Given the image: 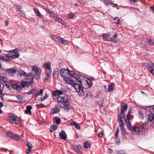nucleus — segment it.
Instances as JSON below:
<instances>
[{
  "instance_id": "f3484780",
  "label": "nucleus",
  "mask_w": 154,
  "mask_h": 154,
  "mask_svg": "<svg viewBox=\"0 0 154 154\" xmlns=\"http://www.w3.org/2000/svg\"><path fill=\"white\" fill-rule=\"evenodd\" d=\"M91 146V143L89 141L87 140L84 142L83 144V146L84 148L87 149Z\"/></svg>"
},
{
  "instance_id": "423d86ee",
  "label": "nucleus",
  "mask_w": 154,
  "mask_h": 154,
  "mask_svg": "<svg viewBox=\"0 0 154 154\" xmlns=\"http://www.w3.org/2000/svg\"><path fill=\"white\" fill-rule=\"evenodd\" d=\"M15 50L10 51L9 53L6 55L7 57L13 59H15L19 57L20 56L19 52L17 51L15 52Z\"/></svg>"
},
{
  "instance_id": "052dcab7",
  "label": "nucleus",
  "mask_w": 154,
  "mask_h": 154,
  "mask_svg": "<svg viewBox=\"0 0 154 154\" xmlns=\"http://www.w3.org/2000/svg\"><path fill=\"white\" fill-rule=\"evenodd\" d=\"M92 96V95L90 92H88L86 94V97H91Z\"/></svg>"
},
{
  "instance_id": "bb28decb",
  "label": "nucleus",
  "mask_w": 154,
  "mask_h": 154,
  "mask_svg": "<svg viewBox=\"0 0 154 154\" xmlns=\"http://www.w3.org/2000/svg\"><path fill=\"white\" fill-rule=\"evenodd\" d=\"M7 82V79L4 76H0V83H5Z\"/></svg>"
},
{
  "instance_id": "ea45409f",
  "label": "nucleus",
  "mask_w": 154,
  "mask_h": 154,
  "mask_svg": "<svg viewBox=\"0 0 154 154\" xmlns=\"http://www.w3.org/2000/svg\"><path fill=\"white\" fill-rule=\"evenodd\" d=\"M137 128L136 127L134 126H133L132 127H131V130H132V133L135 132H136V130H137Z\"/></svg>"
},
{
  "instance_id": "9b49d317",
  "label": "nucleus",
  "mask_w": 154,
  "mask_h": 154,
  "mask_svg": "<svg viewBox=\"0 0 154 154\" xmlns=\"http://www.w3.org/2000/svg\"><path fill=\"white\" fill-rule=\"evenodd\" d=\"M67 102V104L66 103H60L59 107L61 108H64V109L66 110H68L69 109V103L68 100L66 99L65 101H64V102Z\"/></svg>"
},
{
  "instance_id": "864d4df0",
  "label": "nucleus",
  "mask_w": 154,
  "mask_h": 154,
  "mask_svg": "<svg viewBox=\"0 0 154 154\" xmlns=\"http://www.w3.org/2000/svg\"><path fill=\"white\" fill-rule=\"evenodd\" d=\"M141 130L140 129V128L137 127V130H136V132L137 133V135H140V132Z\"/></svg>"
},
{
  "instance_id": "338daca9",
  "label": "nucleus",
  "mask_w": 154,
  "mask_h": 154,
  "mask_svg": "<svg viewBox=\"0 0 154 154\" xmlns=\"http://www.w3.org/2000/svg\"><path fill=\"white\" fill-rule=\"evenodd\" d=\"M5 85L7 87H9L10 86V84L9 82L7 81V82H6L5 83H4Z\"/></svg>"
},
{
  "instance_id": "6e6d98bb",
  "label": "nucleus",
  "mask_w": 154,
  "mask_h": 154,
  "mask_svg": "<svg viewBox=\"0 0 154 154\" xmlns=\"http://www.w3.org/2000/svg\"><path fill=\"white\" fill-rule=\"evenodd\" d=\"M46 99V98L45 97H40L38 98V100L39 101H42Z\"/></svg>"
},
{
  "instance_id": "4468645a",
  "label": "nucleus",
  "mask_w": 154,
  "mask_h": 154,
  "mask_svg": "<svg viewBox=\"0 0 154 154\" xmlns=\"http://www.w3.org/2000/svg\"><path fill=\"white\" fill-rule=\"evenodd\" d=\"M9 136L12 139L16 140H18L20 139V136L16 134L11 132L8 134Z\"/></svg>"
},
{
  "instance_id": "7ed1b4c3",
  "label": "nucleus",
  "mask_w": 154,
  "mask_h": 154,
  "mask_svg": "<svg viewBox=\"0 0 154 154\" xmlns=\"http://www.w3.org/2000/svg\"><path fill=\"white\" fill-rule=\"evenodd\" d=\"M121 109L119 115L117 117V120H124L125 119V111L128 108V105L125 103H123L121 105Z\"/></svg>"
},
{
  "instance_id": "a19ab883",
  "label": "nucleus",
  "mask_w": 154,
  "mask_h": 154,
  "mask_svg": "<svg viewBox=\"0 0 154 154\" xmlns=\"http://www.w3.org/2000/svg\"><path fill=\"white\" fill-rule=\"evenodd\" d=\"M57 21L63 25L65 26L66 24V23L64 21L60 18H59Z\"/></svg>"
},
{
  "instance_id": "79ce46f5",
  "label": "nucleus",
  "mask_w": 154,
  "mask_h": 154,
  "mask_svg": "<svg viewBox=\"0 0 154 154\" xmlns=\"http://www.w3.org/2000/svg\"><path fill=\"white\" fill-rule=\"evenodd\" d=\"M148 42L151 45H154V40H153L151 39H148Z\"/></svg>"
},
{
  "instance_id": "39448f33",
  "label": "nucleus",
  "mask_w": 154,
  "mask_h": 154,
  "mask_svg": "<svg viewBox=\"0 0 154 154\" xmlns=\"http://www.w3.org/2000/svg\"><path fill=\"white\" fill-rule=\"evenodd\" d=\"M51 37L53 40L63 45L67 44L68 43L67 40L63 39L60 37L56 35H52Z\"/></svg>"
},
{
  "instance_id": "09e8293b",
  "label": "nucleus",
  "mask_w": 154,
  "mask_h": 154,
  "mask_svg": "<svg viewBox=\"0 0 154 154\" xmlns=\"http://www.w3.org/2000/svg\"><path fill=\"white\" fill-rule=\"evenodd\" d=\"M74 16V14H73L70 13L67 16V18L69 19H71Z\"/></svg>"
},
{
  "instance_id": "0e129e2a",
  "label": "nucleus",
  "mask_w": 154,
  "mask_h": 154,
  "mask_svg": "<svg viewBox=\"0 0 154 154\" xmlns=\"http://www.w3.org/2000/svg\"><path fill=\"white\" fill-rule=\"evenodd\" d=\"M51 128H52L54 130H55L57 129V126L53 125L51 126Z\"/></svg>"
},
{
  "instance_id": "aec40b11",
  "label": "nucleus",
  "mask_w": 154,
  "mask_h": 154,
  "mask_svg": "<svg viewBox=\"0 0 154 154\" xmlns=\"http://www.w3.org/2000/svg\"><path fill=\"white\" fill-rule=\"evenodd\" d=\"M66 99L65 98V97H61V96H59L57 98V103H59V105L60 104V103H65V102H64V101H65V100H66Z\"/></svg>"
},
{
  "instance_id": "f03ea898",
  "label": "nucleus",
  "mask_w": 154,
  "mask_h": 154,
  "mask_svg": "<svg viewBox=\"0 0 154 154\" xmlns=\"http://www.w3.org/2000/svg\"><path fill=\"white\" fill-rule=\"evenodd\" d=\"M30 82H24L23 81H21V83L20 85L17 84H14L13 85V88L16 90H17L19 92H21L22 91V88H24L25 86H28L30 84Z\"/></svg>"
},
{
  "instance_id": "6e6552de",
  "label": "nucleus",
  "mask_w": 154,
  "mask_h": 154,
  "mask_svg": "<svg viewBox=\"0 0 154 154\" xmlns=\"http://www.w3.org/2000/svg\"><path fill=\"white\" fill-rule=\"evenodd\" d=\"M131 109H130L128 111V113L127 115V119H124V120H125V121L126 123V125L128 129L129 130H131V124L130 121H129V116H131V115L130 114V113L131 112Z\"/></svg>"
},
{
  "instance_id": "a18cd8bd",
  "label": "nucleus",
  "mask_w": 154,
  "mask_h": 154,
  "mask_svg": "<svg viewBox=\"0 0 154 154\" xmlns=\"http://www.w3.org/2000/svg\"><path fill=\"white\" fill-rule=\"evenodd\" d=\"M55 118L56 123L58 125L60 123L61 121L60 119L59 118Z\"/></svg>"
},
{
  "instance_id": "bf43d9fd",
  "label": "nucleus",
  "mask_w": 154,
  "mask_h": 154,
  "mask_svg": "<svg viewBox=\"0 0 154 154\" xmlns=\"http://www.w3.org/2000/svg\"><path fill=\"white\" fill-rule=\"evenodd\" d=\"M75 128L78 130H80L81 129L80 126L78 124H77L75 125Z\"/></svg>"
},
{
  "instance_id": "7c9ffc66",
  "label": "nucleus",
  "mask_w": 154,
  "mask_h": 154,
  "mask_svg": "<svg viewBox=\"0 0 154 154\" xmlns=\"http://www.w3.org/2000/svg\"><path fill=\"white\" fill-rule=\"evenodd\" d=\"M25 76L27 80H31L32 81L33 79V77L31 73H29L28 74H27Z\"/></svg>"
},
{
  "instance_id": "1a4fd4ad",
  "label": "nucleus",
  "mask_w": 154,
  "mask_h": 154,
  "mask_svg": "<svg viewBox=\"0 0 154 154\" xmlns=\"http://www.w3.org/2000/svg\"><path fill=\"white\" fill-rule=\"evenodd\" d=\"M11 119V122L13 124L18 125L20 122V119L15 115H11L9 116Z\"/></svg>"
},
{
  "instance_id": "f704fd0d",
  "label": "nucleus",
  "mask_w": 154,
  "mask_h": 154,
  "mask_svg": "<svg viewBox=\"0 0 154 154\" xmlns=\"http://www.w3.org/2000/svg\"><path fill=\"white\" fill-rule=\"evenodd\" d=\"M75 73L74 71L69 70V76H71L73 77V76H75Z\"/></svg>"
},
{
  "instance_id": "69168bd1",
  "label": "nucleus",
  "mask_w": 154,
  "mask_h": 154,
  "mask_svg": "<svg viewBox=\"0 0 154 154\" xmlns=\"http://www.w3.org/2000/svg\"><path fill=\"white\" fill-rule=\"evenodd\" d=\"M76 124V123L74 121L71 122H70V124L71 125H75Z\"/></svg>"
},
{
  "instance_id": "13d9d810",
  "label": "nucleus",
  "mask_w": 154,
  "mask_h": 154,
  "mask_svg": "<svg viewBox=\"0 0 154 154\" xmlns=\"http://www.w3.org/2000/svg\"><path fill=\"white\" fill-rule=\"evenodd\" d=\"M116 154H125V152L123 150H120L118 151Z\"/></svg>"
},
{
  "instance_id": "2f4dec72",
  "label": "nucleus",
  "mask_w": 154,
  "mask_h": 154,
  "mask_svg": "<svg viewBox=\"0 0 154 154\" xmlns=\"http://www.w3.org/2000/svg\"><path fill=\"white\" fill-rule=\"evenodd\" d=\"M100 37H103V39L105 41H109V38L105 35V33H103L102 34V35L99 36Z\"/></svg>"
},
{
  "instance_id": "774afa93",
  "label": "nucleus",
  "mask_w": 154,
  "mask_h": 154,
  "mask_svg": "<svg viewBox=\"0 0 154 154\" xmlns=\"http://www.w3.org/2000/svg\"><path fill=\"white\" fill-rule=\"evenodd\" d=\"M43 92V89H41L38 92L39 93V94L40 95L42 96V95Z\"/></svg>"
},
{
  "instance_id": "a878e982",
  "label": "nucleus",
  "mask_w": 154,
  "mask_h": 154,
  "mask_svg": "<svg viewBox=\"0 0 154 154\" xmlns=\"http://www.w3.org/2000/svg\"><path fill=\"white\" fill-rule=\"evenodd\" d=\"M43 66L45 68V69H51V63L49 61H48L44 64L43 65Z\"/></svg>"
},
{
  "instance_id": "8fccbe9b",
  "label": "nucleus",
  "mask_w": 154,
  "mask_h": 154,
  "mask_svg": "<svg viewBox=\"0 0 154 154\" xmlns=\"http://www.w3.org/2000/svg\"><path fill=\"white\" fill-rule=\"evenodd\" d=\"M53 16L54 18V19L56 20V21H57L59 19V17H58L54 13V15H52Z\"/></svg>"
},
{
  "instance_id": "49530a36",
  "label": "nucleus",
  "mask_w": 154,
  "mask_h": 154,
  "mask_svg": "<svg viewBox=\"0 0 154 154\" xmlns=\"http://www.w3.org/2000/svg\"><path fill=\"white\" fill-rule=\"evenodd\" d=\"M109 41L112 42L114 43H117L118 42L117 40H115V39L113 38H109Z\"/></svg>"
},
{
  "instance_id": "5701e85b",
  "label": "nucleus",
  "mask_w": 154,
  "mask_h": 154,
  "mask_svg": "<svg viewBox=\"0 0 154 154\" xmlns=\"http://www.w3.org/2000/svg\"><path fill=\"white\" fill-rule=\"evenodd\" d=\"M32 107L30 105H28L26 106V109L25 111V113L28 114H31V110L32 109Z\"/></svg>"
},
{
  "instance_id": "58836bf2",
  "label": "nucleus",
  "mask_w": 154,
  "mask_h": 154,
  "mask_svg": "<svg viewBox=\"0 0 154 154\" xmlns=\"http://www.w3.org/2000/svg\"><path fill=\"white\" fill-rule=\"evenodd\" d=\"M104 3L108 5H112V4H113V2H112L110 0H104Z\"/></svg>"
},
{
  "instance_id": "20e7f679",
  "label": "nucleus",
  "mask_w": 154,
  "mask_h": 154,
  "mask_svg": "<svg viewBox=\"0 0 154 154\" xmlns=\"http://www.w3.org/2000/svg\"><path fill=\"white\" fill-rule=\"evenodd\" d=\"M63 79L64 81H65L67 84L71 85L74 88L78 94V88H80V86L79 85L77 84H75V82L73 80L71 79L68 77H64Z\"/></svg>"
},
{
  "instance_id": "e2e57ef3",
  "label": "nucleus",
  "mask_w": 154,
  "mask_h": 154,
  "mask_svg": "<svg viewBox=\"0 0 154 154\" xmlns=\"http://www.w3.org/2000/svg\"><path fill=\"white\" fill-rule=\"evenodd\" d=\"M39 93L38 92L36 94H33V97H35V98L37 97L38 95H40Z\"/></svg>"
},
{
  "instance_id": "6ab92c4d",
  "label": "nucleus",
  "mask_w": 154,
  "mask_h": 154,
  "mask_svg": "<svg viewBox=\"0 0 154 154\" xmlns=\"http://www.w3.org/2000/svg\"><path fill=\"white\" fill-rule=\"evenodd\" d=\"M60 71L58 69L55 68L54 70L53 77L55 78H57L59 75Z\"/></svg>"
},
{
  "instance_id": "dca6fc26",
  "label": "nucleus",
  "mask_w": 154,
  "mask_h": 154,
  "mask_svg": "<svg viewBox=\"0 0 154 154\" xmlns=\"http://www.w3.org/2000/svg\"><path fill=\"white\" fill-rule=\"evenodd\" d=\"M6 71L9 74H15L17 71V69L15 67L7 69Z\"/></svg>"
},
{
  "instance_id": "a211bd4d",
  "label": "nucleus",
  "mask_w": 154,
  "mask_h": 154,
  "mask_svg": "<svg viewBox=\"0 0 154 154\" xmlns=\"http://www.w3.org/2000/svg\"><path fill=\"white\" fill-rule=\"evenodd\" d=\"M73 147L77 152L78 153L81 152L82 146L81 145H75L73 146Z\"/></svg>"
},
{
  "instance_id": "c03bdc74",
  "label": "nucleus",
  "mask_w": 154,
  "mask_h": 154,
  "mask_svg": "<svg viewBox=\"0 0 154 154\" xmlns=\"http://www.w3.org/2000/svg\"><path fill=\"white\" fill-rule=\"evenodd\" d=\"M119 132V128H116V130L115 132V138L117 139L118 136V134Z\"/></svg>"
},
{
  "instance_id": "37998d69",
  "label": "nucleus",
  "mask_w": 154,
  "mask_h": 154,
  "mask_svg": "<svg viewBox=\"0 0 154 154\" xmlns=\"http://www.w3.org/2000/svg\"><path fill=\"white\" fill-rule=\"evenodd\" d=\"M36 88H33L32 90H30L29 92H28L27 94H28L29 95L31 94L34 93V92L36 90Z\"/></svg>"
},
{
  "instance_id": "4be33fe9",
  "label": "nucleus",
  "mask_w": 154,
  "mask_h": 154,
  "mask_svg": "<svg viewBox=\"0 0 154 154\" xmlns=\"http://www.w3.org/2000/svg\"><path fill=\"white\" fill-rule=\"evenodd\" d=\"M60 111V109L58 106V105L55 107V108L51 109V114H54L55 113H57Z\"/></svg>"
},
{
  "instance_id": "5fc2aeb1",
  "label": "nucleus",
  "mask_w": 154,
  "mask_h": 154,
  "mask_svg": "<svg viewBox=\"0 0 154 154\" xmlns=\"http://www.w3.org/2000/svg\"><path fill=\"white\" fill-rule=\"evenodd\" d=\"M138 116L140 119H143V113H141V111L139 112Z\"/></svg>"
},
{
  "instance_id": "f8f14e48",
  "label": "nucleus",
  "mask_w": 154,
  "mask_h": 154,
  "mask_svg": "<svg viewBox=\"0 0 154 154\" xmlns=\"http://www.w3.org/2000/svg\"><path fill=\"white\" fill-rule=\"evenodd\" d=\"M103 99H102L97 101V105H98L101 110L104 111L105 109V107L103 105Z\"/></svg>"
},
{
  "instance_id": "680f3d73",
  "label": "nucleus",
  "mask_w": 154,
  "mask_h": 154,
  "mask_svg": "<svg viewBox=\"0 0 154 154\" xmlns=\"http://www.w3.org/2000/svg\"><path fill=\"white\" fill-rule=\"evenodd\" d=\"M98 135L99 137H103V131H101L98 134Z\"/></svg>"
},
{
  "instance_id": "b1692460",
  "label": "nucleus",
  "mask_w": 154,
  "mask_h": 154,
  "mask_svg": "<svg viewBox=\"0 0 154 154\" xmlns=\"http://www.w3.org/2000/svg\"><path fill=\"white\" fill-rule=\"evenodd\" d=\"M34 10L35 13L40 18L43 20V16L40 12L36 8H35L34 9Z\"/></svg>"
},
{
  "instance_id": "e433bc0d",
  "label": "nucleus",
  "mask_w": 154,
  "mask_h": 154,
  "mask_svg": "<svg viewBox=\"0 0 154 154\" xmlns=\"http://www.w3.org/2000/svg\"><path fill=\"white\" fill-rule=\"evenodd\" d=\"M114 21L115 23L117 24H119L120 23V19L119 17H116L114 18Z\"/></svg>"
},
{
  "instance_id": "72a5a7b5",
  "label": "nucleus",
  "mask_w": 154,
  "mask_h": 154,
  "mask_svg": "<svg viewBox=\"0 0 154 154\" xmlns=\"http://www.w3.org/2000/svg\"><path fill=\"white\" fill-rule=\"evenodd\" d=\"M19 73L20 74V76H25L27 75V73L21 70L19 71Z\"/></svg>"
},
{
  "instance_id": "ddd939ff",
  "label": "nucleus",
  "mask_w": 154,
  "mask_h": 154,
  "mask_svg": "<svg viewBox=\"0 0 154 154\" xmlns=\"http://www.w3.org/2000/svg\"><path fill=\"white\" fill-rule=\"evenodd\" d=\"M60 73L61 75L64 78L69 76V70L68 69L62 68Z\"/></svg>"
},
{
  "instance_id": "c85d7f7f",
  "label": "nucleus",
  "mask_w": 154,
  "mask_h": 154,
  "mask_svg": "<svg viewBox=\"0 0 154 154\" xmlns=\"http://www.w3.org/2000/svg\"><path fill=\"white\" fill-rule=\"evenodd\" d=\"M88 81L85 80L84 81L86 82V83H87V84H88L89 87L90 88L92 85V83L91 81L92 80H94V79L93 78H91L90 79H88Z\"/></svg>"
},
{
  "instance_id": "412c9836",
  "label": "nucleus",
  "mask_w": 154,
  "mask_h": 154,
  "mask_svg": "<svg viewBox=\"0 0 154 154\" xmlns=\"http://www.w3.org/2000/svg\"><path fill=\"white\" fill-rule=\"evenodd\" d=\"M59 136L62 139L66 140L67 138V135L65 132L63 130L60 134Z\"/></svg>"
},
{
  "instance_id": "9d476101",
  "label": "nucleus",
  "mask_w": 154,
  "mask_h": 154,
  "mask_svg": "<svg viewBox=\"0 0 154 154\" xmlns=\"http://www.w3.org/2000/svg\"><path fill=\"white\" fill-rule=\"evenodd\" d=\"M123 120H118L119 123L120 127L121 129V131L122 134L123 135H126L127 133L124 129V125L123 122Z\"/></svg>"
},
{
  "instance_id": "4c0bfd02",
  "label": "nucleus",
  "mask_w": 154,
  "mask_h": 154,
  "mask_svg": "<svg viewBox=\"0 0 154 154\" xmlns=\"http://www.w3.org/2000/svg\"><path fill=\"white\" fill-rule=\"evenodd\" d=\"M51 94L54 97H56L58 95L57 90L53 91H52Z\"/></svg>"
},
{
  "instance_id": "de8ad7c7",
  "label": "nucleus",
  "mask_w": 154,
  "mask_h": 154,
  "mask_svg": "<svg viewBox=\"0 0 154 154\" xmlns=\"http://www.w3.org/2000/svg\"><path fill=\"white\" fill-rule=\"evenodd\" d=\"M56 90L57 91V94H58V95H62L63 94V92L65 91H63V89H62V90Z\"/></svg>"
},
{
  "instance_id": "3c124183",
  "label": "nucleus",
  "mask_w": 154,
  "mask_h": 154,
  "mask_svg": "<svg viewBox=\"0 0 154 154\" xmlns=\"http://www.w3.org/2000/svg\"><path fill=\"white\" fill-rule=\"evenodd\" d=\"M47 10L48 12V13L50 14L51 15H52L54 14V13L51 10H50L49 8H47Z\"/></svg>"
},
{
  "instance_id": "473e14b6",
  "label": "nucleus",
  "mask_w": 154,
  "mask_h": 154,
  "mask_svg": "<svg viewBox=\"0 0 154 154\" xmlns=\"http://www.w3.org/2000/svg\"><path fill=\"white\" fill-rule=\"evenodd\" d=\"M51 69H45V73L48 76H51Z\"/></svg>"
},
{
  "instance_id": "4d7b16f0",
  "label": "nucleus",
  "mask_w": 154,
  "mask_h": 154,
  "mask_svg": "<svg viewBox=\"0 0 154 154\" xmlns=\"http://www.w3.org/2000/svg\"><path fill=\"white\" fill-rule=\"evenodd\" d=\"M16 98L17 99L20 101H21L22 100V97L21 95H17L16 96Z\"/></svg>"
},
{
  "instance_id": "603ef678",
  "label": "nucleus",
  "mask_w": 154,
  "mask_h": 154,
  "mask_svg": "<svg viewBox=\"0 0 154 154\" xmlns=\"http://www.w3.org/2000/svg\"><path fill=\"white\" fill-rule=\"evenodd\" d=\"M36 106L38 108H42L44 107L45 105L44 104H37Z\"/></svg>"
},
{
  "instance_id": "2eb2a0df",
  "label": "nucleus",
  "mask_w": 154,
  "mask_h": 154,
  "mask_svg": "<svg viewBox=\"0 0 154 154\" xmlns=\"http://www.w3.org/2000/svg\"><path fill=\"white\" fill-rule=\"evenodd\" d=\"M26 145L28 148L26 150V153L29 154L31 152V151L32 148V145L31 143L29 141H27L26 143Z\"/></svg>"
},
{
  "instance_id": "c756f323",
  "label": "nucleus",
  "mask_w": 154,
  "mask_h": 154,
  "mask_svg": "<svg viewBox=\"0 0 154 154\" xmlns=\"http://www.w3.org/2000/svg\"><path fill=\"white\" fill-rule=\"evenodd\" d=\"M147 119L148 120L151 121L153 120L154 122V115L152 114H149L148 115Z\"/></svg>"
},
{
  "instance_id": "cd10ccee",
  "label": "nucleus",
  "mask_w": 154,
  "mask_h": 154,
  "mask_svg": "<svg viewBox=\"0 0 154 154\" xmlns=\"http://www.w3.org/2000/svg\"><path fill=\"white\" fill-rule=\"evenodd\" d=\"M146 127V122H144L140 127L141 131L143 132L145 131V129Z\"/></svg>"
},
{
  "instance_id": "c9c22d12",
  "label": "nucleus",
  "mask_w": 154,
  "mask_h": 154,
  "mask_svg": "<svg viewBox=\"0 0 154 154\" xmlns=\"http://www.w3.org/2000/svg\"><path fill=\"white\" fill-rule=\"evenodd\" d=\"M154 67V65L152 63H151V64L148 67V70L150 72L151 71H152L153 69H154L153 68V67Z\"/></svg>"
},
{
  "instance_id": "f257e3e1",
  "label": "nucleus",
  "mask_w": 154,
  "mask_h": 154,
  "mask_svg": "<svg viewBox=\"0 0 154 154\" xmlns=\"http://www.w3.org/2000/svg\"><path fill=\"white\" fill-rule=\"evenodd\" d=\"M74 75L73 77L75 78V81H74L75 83L78 84L80 86V88H78V94L80 96H82L84 94L82 82L85 80L82 78V77L77 74H75Z\"/></svg>"
},
{
  "instance_id": "0eeeda50",
  "label": "nucleus",
  "mask_w": 154,
  "mask_h": 154,
  "mask_svg": "<svg viewBox=\"0 0 154 154\" xmlns=\"http://www.w3.org/2000/svg\"><path fill=\"white\" fill-rule=\"evenodd\" d=\"M32 70L34 72L33 76L35 79L37 80L39 79L40 77V73L41 72V70L37 67L33 66Z\"/></svg>"
},
{
  "instance_id": "393cba45",
  "label": "nucleus",
  "mask_w": 154,
  "mask_h": 154,
  "mask_svg": "<svg viewBox=\"0 0 154 154\" xmlns=\"http://www.w3.org/2000/svg\"><path fill=\"white\" fill-rule=\"evenodd\" d=\"M115 86V85L113 83H111L110 85H109L108 87L107 91L109 92H112L113 90V88Z\"/></svg>"
}]
</instances>
